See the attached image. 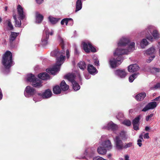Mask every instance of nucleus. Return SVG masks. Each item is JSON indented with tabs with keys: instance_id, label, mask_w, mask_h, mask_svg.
<instances>
[{
	"instance_id": "obj_53",
	"label": "nucleus",
	"mask_w": 160,
	"mask_h": 160,
	"mask_svg": "<svg viewBox=\"0 0 160 160\" xmlns=\"http://www.w3.org/2000/svg\"><path fill=\"white\" fill-rule=\"evenodd\" d=\"M94 63H95V65H96V66H98L99 65V62L98 60H96L95 61Z\"/></svg>"
},
{
	"instance_id": "obj_52",
	"label": "nucleus",
	"mask_w": 160,
	"mask_h": 160,
	"mask_svg": "<svg viewBox=\"0 0 160 160\" xmlns=\"http://www.w3.org/2000/svg\"><path fill=\"white\" fill-rule=\"evenodd\" d=\"M36 1L38 4H40L43 2V0H36Z\"/></svg>"
},
{
	"instance_id": "obj_42",
	"label": "nucleus",
	"mask_w": 160,
	"mask_h": 160,
	"mask_svg": "<svg viewBox=\"0 0 160 160\" xmlns=\"http://www.w3.org/2000/svg\"><path fill=\"white\" fill-rule=\"evenodd\" d=\"M153 116V114H151L149 115L146 118V121H148Z\"/></svg>"
},
{
	"instance_id": "obj_41",
	"label": "nucleus",
	"mask_w": 160,
	"mask_h": 160,
	"mask_svg": "<svg viewBox=\"0 0 160 160\" xmlns=\"http://www.w3.org/2000/svg\"><path fill=\"white\" fill-rule=\"evenodd\" d=\"M142 141L141 140V139H138L137 140V144L138 145L139 147L142 146Z\"/></svg>"
},
{
	"instance_id": "obj_62",
	"label": "nucleus",
	"mask_w": 160,
	"mask_h": 160,
	"mask_svg": "<svg viewBox=\"0 0 160 160\" xmlns=\"http://www.w3.org/2000/svg\"><path fill=\"white\" fill-rule=\"evenodd\" d=\"M159 55L160 56V49L159 50Z\"/></svg>"
},
{
	"instance_id": "obj_28",
	"label": "nucleus",
	"mask_w": 160,
	"mask_h": 160,
	"mask_svg": "<svg viewBox=\"0 0 160 160\" xmlns=\"http://www.w3.org/2000/svg\"><path fill=\"white\" fill-rule=\"evenodd\" d=\"M72 21V24L71 25H72L73 24V20L71 18H65L63 19L61 22V25H63L64 23H65L66 25H68V22L69 21Z\"/></svg>"
},
{
	"instance_id": "obj_35",
	"label": "nucleus",
	"mask_w": 160,
	"mask_h": 160,
	"mask_svg": "<svg viewBox=\"0 0 160 160\" xmlns=\"http://www.w3.org/2000/svg\"><path fill=\"white\" fill-rule=\"evenodd\" d=\"M133 146V143L132 142L125 143L124 145L123 148H127L132 147Z\"/></svg>"
},
{
	"instance_id": "obj_49",
	"label": "nucleus",
	"mask_w": 160,
	"mask_h": 160,
	"mask_svg": "<svg viewBox=\"0 0 160 160\" xmlns=\"http://www.w3.org/2000/svg\"><path fill=\"white\" fill-rule=\"evenodd\" d=\"M89 149L86 150L85 151V152L84 153V154H85V156L86 155L87 156V155H88V154H89Z\"/></svg>"
},
{
	"instance_id": "obj_46",
	"label": "nucleus",
	"mask_w": 160,
	"mask_h": 160,
	"mask_svg": "<svg viewBox=\"0 0 160 160\" xmlns=\"http://www.w3.org/2000/svg\"><path fill=\"white\" fill-rule=\"evenodd\" d=\"M143 137L145 139H148L149 138V133H146L143 136Z\"/></svg>"
},
{
	"instance_id": "obj_10",
	"label": "nucleus",
	"mask_w": 160,
	"mask_h": 160,
	"mask_svg": "<svg viewBox=\"0 0 160 160\" xmlns=\"http://www.w3.org/2000/svg\"><path fill=\"white\" fill-rule=\"evenodd\" d=\"M36 93L35 89L30 86H27L25 88L24 92L25 96L27 98L33 95Z\"/></svg>"
},
{
	"instance_id": "obj_56",
	"label": "nucleus",
	"mask_w": 160,
	"mask_h": 160,
	"mask_svg": "<svg viewBox=\"0 0 160 160\" xmlns=\"http://www.w3.org/2000/svg\"><path fill=\"white\" fill-rule=\"evenodd\" d=\"M38 93L37 94V95H36L33 98H35L36 97V100H38L39 98V97H37V96H38ZM33 100H34V99H33Z\"/></svg>"
},
{
	"instance_id": "obj_37",
	"label": "nucleus",
	"mask_w": 160,
	"mask_h": 160,
	"mask_svg": "<svg viewBox=\"0 0 160 160\" xmlns=\"http://www.w3.org/2000/svg\"><path fill=\"white\" fill-rule=\"evenodd\" d=\"M140 116L136 117L132 121V124H138V123L140 120Z\"/></svg>"
},
{
	"instance_id": "obj_16",
	"label": "nucleus",
	"mask_w": 160,
	"mask_h": 160,
	"mask_svg": "<svg viewBox=\"0 0 160 160\" xmlns=\"http://www.w3.org/2000/svg\"><path fill=\"white\" fill-rule=\"evenodd\" d=\"M46 34H43L42 38V44L43 45H45L48 44V40L49 37V33L47 30H45Z\"/></svg>"
},
{
	"instance_id": "obj_21",
	"label": "nucleus",
	"mask_w": 160,
	"mask_h": 160,
	"mask_svg": "<svg viewBox=\"0 0 160 160\" xmlns=\"http://www.w3.org/2000/svg\"><path fill=\"white\" fill-rule=\"evenodd\" d=\"M38 77L41 79L46 80L50 79L49 75L46 72H43L38 75Z\"/></svg>"
},
{
	"instance_id": "obj_59",
	"label": "nucleus",
	"mask_w": 160,
	"mask_h": 160,
	"mask_svg": "<svg viewBox=\"0 0 160 160\" xmlns=\"http://www.w3.org/2000/svg\"><path fill=\"white\" fill-rule=\"evenodd\" d=\"M107 157L108 158H110L111 157V154H108V155H107Z\"/></svg>"
},
{
	"instance_id": "obj_6",
	"label": "nucleus",
	"mask_w": 160,
	"mask_h": 160,
	"mask_svg": "<svg viewBox=\"0 0 160 160\" xmlns=\"http://www.w3.org/2000/svg\"><path fill=\"white\" fill-rule=\"evenodd\" d=\"M65 78L69 81L71 82L72 84V88L75 91H77L80 89V86L75 80V76L73 74H68L65 76Z\"/></svg>"
},
{
	"instance_id": "obj_43",
	"label": "nucleus",
	"mask_w": 160,
	"mask_h": 160,
	"mask_svg": "<svg viewBox=\"0 0 160 160\" xmlns=\"http://www.w3.org/2000/svg\"><path fill=\"white\" fill-rule=\"evenodd\" d=\"M133 125L135 130H137L139 129L138 124H133Z\"/></svg>"
},
{
	"instance_id": "obj_34",
	"label": "nucleus",
	"mask_w": 160,
	"mask_h": 160,
	"mask_svg": "<svg viewBox=\"0 0 160 160\" xmlns=\"http://www.w3.org/2000/svg\"><path fill=\"white\" fill-rule=\"evenodd\" d=\"M151 72L154 74L160 73V68H153L152 69Z\"/></svg>"
},
{
	"instance_id": "obj_17",
	"label": "nucleus",
	"mask_w": 160,
	"mask_h": 160,
	"mask_svg": "<svg viewBox=\"0 0 160 160\" xmlns=\"http://www.w3.org/2000/svg\"><path fill=\"white\" fill-rule=\"evenodd\" d=\"M139 69V66L137 64H135L129 65L128 67V70L129 72H132L137 71Z\"/></svg>"
},
{
	"instance_id": "obj_9",
	"label": "nucleus",
	"mask_w": 160,
	"mask_h": 160,
	"mask_svg": "<svg viewBox=\"0 0 160 160\" xmlns=\"http://www.w3.org/2000/svg\"><path fill=\"white\" fill-rule=\"evenodd\" d=\"M82 45L83 46V49L86 52H95L96 49L93 47L89 42H83Z\"/></svg>"
},
{
	"instance_id": "obj_58",
	"label": "nucleus",
	"mask_w": 160,
	"mask_h": 160,
	"mask_svg": "<svg viewBox=\"0 0 160 160\" xmlns=\"http://www.w3.org/2000/svg\"><path fill=\"white\" fill-rule=\"evenodd\" d=\"M156 87H160V83H158V84H157L156 85Z\"/></svg>"
},
{
	"instance_id": "obj_38",
	"label": "nucleus",
	"mask_w": 160,
	"mask_h": 160,
	"mask_svg": "<svg viewBox=\"0 0 160 160\" xmlns=\"http://www.w3.org/2000/svg\"><path fill=\"white\" fill-rule=\"evenodd\" d=\"M123 123L128 126H130L131 124V121L128 120H125L123 122Z\"/></svg>"
},
{
	"instance_id": "obj_2",
	"label": "nucleus",
	"mask_w": 160,
	"mask_h": 160,
	"mask_svg": "<svg viewBox=\"0 0 160 160\" xmlns=\"http://www.w3.org/2000/svg\"><path fill=\"white\" fill-rule=\"evenodd\" d=\"M59 40L62 50L60 52H59L58 50H56L52 52L50 54L51 56L56 57L57 58L56 64L53 66L52 68L46 69L47 72H49L53 75H55L59 71L60 67L63 63L65 58V56L64 55L65 53L64 41L61 37L59 38Z\"/></svg>"
},
{
	"instance_id": "obj_64",
	"label": "nucleus",
	"mask_w": 160,
	"mask_h": 160,
	"mask_svg": "<svg viewBox=\"0 0 160 160\" xmlns=\"http://www.w3.org/2000/svg\"><path fill=\"white\" fill-rule=\"evenodd\" d=\"M8 73V72H6H6L5 71V73H6V74H7V73Z\"/></svg>"
},
{
	"instance_id": "obj_5",
	"label": "nucleus",
	"mask_w": 160,
	"mask_h": 160,
	"mask_svg": "<svg viewBox=\"0 0 160 160\" xmlns=\"http://www.w3.org/2000/svg\"><path fill=\"white\" fill-rule=\"evenodd\" d=\"M26 79L27 81L32 82V85L34 87L39 88L42 86V80L37 78L32 74H27Z\"/></svg>"
},
{
	"instance_id": "obj_32",
	"label": "nucleus",
	"mask_w": 160,
	"mask_h": 160,
	"mask_svg": "<svg viewBox=\"0 0 160 160\" xmlns=\"http://www.w3.org/2000/svg\"><path fill=\"white\" fill-rule=\"evenodd\" d=\"M53 93L56 94H59L61 92V89L58 86H55L53 88Z\"/></svg>"
},
{
	"instance_id": "obj_24",
	"label": "nucleus",
	"mask_w": 160,
	"mask_h": 160,
	"mask_svg": "<svg viewBox=\"0 0 160 160\" xmlns=\"http://www.w3.org/2000/svg\"><path fill=\"white\" fill-rule=\"evenodd\" d=\"M48 19L49 21L52 24L56 23L60 19V18H55L52 16H50Z\"/></svg>"
},
{
	"instance_id": "obj_11",
	"label": "nucleus",
	"mask_w": 160,
	"mask_h": 160,
	"mask_svg": "<svg viewBox=\"0 0 160 160\" xmlns=\"http://www.w3.org/2000/svg\"><path fill=\"white\" fill-rule=\"evenodd\" d=\"M116 148L118 150H122L123 148L124 144L120 138L118 136H117L114 139Z\"/></svg>"
},
{
	"instance_id": "obj_15",
	"label": "nucleus",
	"mask_w": 160,
	"mask_h": 160,
	"mask_svg": "<svg viewBox=\"0 0 160 160\" xmlns=\"http://www.w3.org/2000/svg\"><path fill=\"white\" fill-rule=\"evenodd\" d=\"M101 145L102 146L108 150H109L112 148V145L110 141L108 140L105 141L102 143H100Z\"/></svg>"
},
{
	"instance_id": "obj_33",
	"label": "nucleus",
	"mask_w": 160,
	"mask_h": 160,
	"mask_svg": "<svg viewBox=\"0 0 160 160\" xmlns=\"http://www.w3.org/2000/svg\"><path fill=\"white\" fill-rule=\"evenodd\" d=\"M120 136L123 140L126 139L128 138L126 132L124 131H122L120 134Z\"/></svg>"
},
{
	"instance_id": "obj_47",
	"label": "nucleus",
	"mask_w": 160,
	"mask_h": 160,
	"mask_svg": "<svg viewBox=\"0 0 160 160\" xmlns=\"http://www.w3.org/2000/svg\"><path fill=\"white\" fill-rule=\"evenodd\" d=\"M69 51L68 50H67L66 51V55L67 56V57L68 58L70 57V54H69Z\"/></svg>"
},
{
	"instance_id": "obj_55",
	"label": "nucleus",
	"mask_w": 160,
	"mask_h": 160,
	"mask_svg": "<svg viewBox=\"0 0 160 160\" xmlns=\"http://www.w3.org/2000/svg\"><path fill=\"white\" fill-rule=\"evenodd\" d=\"M75 53L76 55H78L79 54V52L76 48H75Z\"/></svg>"
},
{
	"instance_id": "obj_61",
	"label": "nucleus",
	"mask_w": 160,
	"mask_h": 160,
	"mask_svg": "<svg viewBox=\"0 0 160 160\" xmlns=\"http://www.w3.org/2000/svg\"><path fill=\"white\" fill-rule=\"evenodd\" d=\"M2 21V19L1 17H0V23Z\"/></svg>"
},
{
	"instance_id": "obj_63",
	"label": "nucleus",
	"mask_w": 160,
	"mask_h": 160,
	"mask_svg": "<svg viewBox=\"0 0 160 160\" xmlns=\"http://www.w3.org/2000/svg\"><path fill=\"white\" fill-rule=\"evenodd\" d=\"M158 45H159V46H160V42H158Z\"/></svg>"
},
{
	"instance_id": "obj_4",
	"label": "nucleus",
	"mask_w": 160,
	"mask_h": 160,
	"mask_svg": "<svg viewBox=\"0 0 160 160\" xmlns=\"http://www.w3.org/2000/svg\"><path fill=\"white\" fill-rule=\"evenodd\" d=\"M17 9L18 14L19 16V20H18L16 15H13V17L15 20V27H20L21 25V20H22L25 18L26 13L24 12L23 8L20 5L17 6Z\"/></svg>"
},
{
	"instance_id": "obj_23",
	"label": "nucleus",
	"mask_w": 160,
	"mask_h": 160,
	"mask_svg": "<svg viewBox=\"0 0 160 160\" xmlns=\"http://www.w3.org/2000/svg\"><path fill=\"white\" fill-rule=\"evenodd\" d=\"M19 33H17L14 32H11V34L10 36V42H12L14 41L16 37L18 36Z\"/></svg>"
},
{
	"instance_id": "obj_30",
	"label": "nucleus",
	"mask_w": 160,
	"mask_h": 160,
	"mask_svg": "<svg viewBox=\"0 0 160 160\" xmlns=\"http://www.w3.org/2000/svg\"><path fill=\"white\" fill-rule=\"evenodd\" d=\"M78 66L82 70H84L86 68V64L85 62L80 61L78 64Z\"/></svg>"
},
{
	"instance_id": "obj_40",
	"label": "nucleus",
	"mask_w": 160,
	"mask_h": 160,
	"mask_svg": "<svg viewBox=\"0 0 160 160\" xmlns=\"http://www.w3.org/2000/svg\"><path fill=\"white\" fill-rule=\"evenodd\" d=\"M155 57V56L154 55H152V56L150 57L147 60V62L148 63L151 62V61L154 59Z\"/></svg>"
},
{
	"instance_id": "obj_50",
	"label": "nucleus",
	"mask_w": 160,
	"mask_h": 160,
	"mask_svg": "<svg viewBox=\"0 0 160 160\" xmlns=\"http://www.w3.org/2000/svg\"><path fill=\"white\" fill-rule=\"evenodd\" d=\"M154 101H158L159 102L160 101V96L156 98L155 99H154Z\"/></svg>"
},
{
	"instance_id": "obj_54",
	"label": "nucleus",
	"mask_w": 160,
	"mask_h": 160,
	"mask_svg": "<svg viewBox=\"0 0 160 160\" xmlns=\"http://www.w3.org/2000/svg\"><path fill=\"white\" fill-rule=\"evenodd\" d=\"M125 160H129V157L128 155H126L125 156Z\"/></svg>"
},
{
	"instance_id": "obj_13",
	"label": "nucleus",
	"mask_w": 160,
	"mask_h": 160,
	"mask_svg": "<svg viewBox=\"0 0 160 160\" xmlns=\"http://www.w3.org/2000/svg\"><path fill=\"white\" fill-rule=\"evenodd\" d=\"M114 73L116 76L121 78H125L127 75V73L124 69H117L115 71Z\"/></svg>"
},
{
	"instance_id": "obj_19",
	"label": "nucleus",
	"mask_w": 160,
	"mask_h": 160,
	"mask_svg": "<svg viewBox=\"0 0 160 160\" xmlns=\"http://www.w3.org/2000/svg\"><path fill=\"white\" fill-rule=\"evenodd\" d=\"M156 53V51L155 48L154 47H152L146 50L144 54L145 55H154Z\"/></svg>"
},
{
	"instance_id": "obj_18",
	"label": "nucleus",
	"mask_w": 160,
	"mask_h": 160,
	"mask_svg": "<svg viewBox=\"0 0 160 160\" xmlns=\"http://www.w3.org/2000/svg\"><path fill=\"white\" fill-rule=\"evenodd\" d=\"M88 70L89 73L92 75H94L97 73L96 68L92 65L91 64L88 65Z\"/></svg>"
},
{
	"instance_id": "obj_60",
	"label": "nucleus",
	"mask_w": 160,
	"mask_h": 160,
	"mask_svg": "<svg viewBox=\"0 0 160 160\" xmlns=\"http://www.w3.org/2000/svg\"><path fill=\"white\" fill-rule=\"evenodd\" d=\"M53 33V31H52L50 33V34L51 35H52Z\"/></svg>"
},
{
	"instance_id": "obj_27",
	"label": "nucleus",
	"mask_w": 160,
	"mask_h": 160,
	"mask_svg": "<svg viewBox=\"0 0 160 160\" xmlns=\"http://www.w3.org/2000/svg\"><path fill=\"white\" fill-rule=\"evenodd\" d=\"M82 3L81 0H78L76 2L75 12H77L81 9Z\"/></svg>"
},
{
	"instance_id": "obj_44",
	"label": "nucleus",
	"mask_w": 160,
	"mask_h": 160,
	"mask_svg": "<svg viewBox=\"0 0 160 160\" xmlns=\"http://www.w3.org/2000/svg\"><path fill=\"white\" fill-rule=\"evenodd\" d=\"M123 117V115L122 113H119L117 116V118L118 119H119V118H122Z\"/></svg>"
},
{
	"instance_id": "obj_3",
	"label": "nucleus",
	"mask_w": 160,
	"mask_h": 160,
	"mask_svg": "<svg viewBox=\"0 0 160 160\" xmlns=\"http://www.w3.org/2000/svg\"><path fill=\"white\" fill-rule=\"evenodd\" d=\"M2 64L5 68L9 71V68L14 64L12 60V54L9 51H7L3 56Z\"/></svg>"
},
{
	"instance_id": "obj_20",
	"label": "nucleus",
	"mask_w": 160,
	"mask_h": 160,
	"mask_svg": "<svg viewBox=\"0 0 160 160\" xmlns=\"http://www.w3.org/2000/svg\"><path fill=\"white\" fill-rule=\"evenodd\" d=\"M107 149L102 146L100 144V146L98 147L97 149V152L98 153L101 155H104L107 152Z\"/></svg>"
},
{
	"instance_id": "obj_26",
	"label": "nucleus",
	"mask_w": 160,
	"mask_h": 160,
	"mask_svg": "<svg viewBox=\"0 0 160 160\" xmlns=\"http://www.w3.org/2000/svg\"><path fill=\"white\" fill-rule=\"evenodd\" d=\"M146 96L145 93H141L137 95L135 97V98L137 101H141L143 100Z\"/></svg>"
},
{
	"instance_id": "obj_25",
	"label": "nucleus",
	"mask_w": 160,
	"mask_h": 160,
	"mask_svg": "<svg viewBox=\"0 0 160 160\" xmlns=\"http://www.w3.org/2000/svg\"><path fill=\"white\" fill-rule=\"evenodd\" d=\"M61 89L64 91H66L69 88V86L66 84L64 81H62L60 84Z\"/></svg>"
},
{
	"instance_id": "obj_39",
	"label": "nucleus",
	"mask_w": 160,
	"mask_h": 160,
	"mask_svg": "<svg viewBox=\"0 0 160 160\" xmlns=\"http://www.w3.org/2000/svg\"><path fill=\"white\" fill-rule=\"evenodd\" d=\"M93 160H106L105 159H104L102 157L99 156L95 157L93 158Z\"/></svg>"
},
{
	"instance_id": "obj_14",
	"label": "nucleus",
	"mask_w": 160,
	"mask_h": 160,
	"mask_svg": "<svg viewBox=\"0 0 160 160\" xmlns=\"http://www.w3.org/2000/svg\"><path fill=\"white\" fill-rule=\"evenodd\" d=\"M102 128L108 130H111L114 131L118 128V126L112 122L110 121L108 122L106 125L104 126Z\"/></svg>"
},
{
	"instance_id": "obj_7",
	"label": "nucleus",
	"mask_w": 160,
	"mask_h": 160,
	"mask_svg": "<svg viewBox=\"0 0 160 160\" xmlns=\"http://www.w3.org/2000/svg\"><path fill=\"white\" fill-rule=\"evenodd\" d=\"M153 27L151 26H148L145 30L142 32V34L148 35L150 33H152V35L155 39H157L160 38V35L157 31L153 30Z\"/></svg>"
},
{
	"instance_id": "obj_57",
	"label": "nucleus",
	"mask_w": 160,
	"mask_h": 160,
	"mask_svg": "<svg viewBox=\"0 0 160 160\" xmlns=\"http://www.w3.org/2000/svg\"><path fill=\"white\" fill-rule=\"evenodd\" d=\"M149 128L148 127H146L145 128V130L146 131H148L149 129Z\"/></svg>"
},
{
	"instance_id": "obj_22",
	"label": "nucleus",
	"mask_w": 160,
	"mask_h": 160,
	"mask_svg": "<svg viewBox=\"0 0 160 160\" xmlns=\"http://www.w3.org/2000/svg\"><path fill=\"white\" fill-rule=\"evenodd\" d=\"M43 16L37 12L36 13V22L37 23H41L43 19Z\"/></svg>"
},
{
	"instance_id": "obj_31",
	"label": "nucleus",
	"mask_w": 160,
	"mask_h": 160,
	"mask_svg": "<svg viewBox=\"0 0 160 160\" xmlns=\"http://www.w3.org/2000/svg\"><path fill=\"white\" fill-rule=\"evenodd\" d=\"M148 44V42L146 39H143L140 43V45L142 48H144Z\"/></svg>"
},
{
	"instance_id": "obj_1",
	"label": "nucleus",
	"mask_w": 160,
	"mask_h": 160,
	"mask_svg": "<svg viewBox=\"0 0 160 160\" xmlns=\"http://www.w3.org/2000/svg\"><path fill=\"white\" fill-rule=\"evenodd\" d=\"M130 41L128 38L122 37L118 42V47L113 53L115 57L118 56V57L111 58L109 60V64L112 68H116L121 64L123 60L122 55L128 54L134 50L135 43L133 42L129 44Z\"/></svg>"
},
{
	"instance_id": "obj_48",
	"label": "nucleus",
	"mask_w": 160,
	"mask_h": 160,
	"mask_svg": "<svg viewBox=\"0 0 160 160\" xmlns=\"http://www.w3.org/2000/svg\"><path fill=\"white\" fill-rule=\"evenodd\" d=\"M143 134L142 133L139 136V139H141V140H142L143 141H144V139L143 138Z\"/></svg>"
},
{
	"instance_id": "obj_29",
	"label": "nucleus",
	"mask_w": 160,
	"mask_h": 160,
	"mask_svg": "<svg viewBox=\"0 0 160 160\" xmlns=\"http://www.w3.org/2000/svg\"><path fill=\"white\" fill-rule=\"evenodd\" d=\"M139 73H136L130 76L129 78V81L130 82H132L136 78L138 75Z\"/></svg>"
},
{
	"instance_id": "obj_45",
	"label": "nucleus",
	"mask_w": 160,
	"mask_h": 160,
	"mask_svg": "<svg viewBox=\"0 0 160 160\" xmlns=\"http://www.w3.org/2000/svg\"><path fill=\"white\" fill-rule=\"evenodd\" d=\"M147 38L149 40L152 42L153 41V38H152V37L151 36H148L147 37Z\"/></svg>"
},
{
	"instance_id": "obj_36",
	"label": "nucleus",
	"mask_w": 160,
	"mask_h": 160,
	"mask_svg": "<svg viewBox=\"0 0 160 160\" xmlns=\"http://www.w3.org/2000/svg\"><path fill=\"white\" fill-rule=\"evenodd\" d=\"M6 22L8 23V26L10 30H12L13 29V27L12 25L10 20H8L6 21Z\"/></svg>"
},
{
	"instance_id": "obj_12",
	"label": "nucleus",
	"mask_w": 160,
	"mask_h": 160,
	"mask_svg": "<svg viewBox=\"0 0 160 160\" xmlns=\"http://www.w3.org/2000/svg\"><path fill=\"white\" fill-rule=\"evenodd\" d=\"M158 103V102H149L142 110V111L145 112L148 110L153 109L157 107Z\"/></svg>"
},
{
	"instance_id": "obj_8",
	"label": "nucleus",
	"mask_w": 160,
	"mask_h": 160,
	"mask_svg": "<svg viewBox=\"0 0 160 160\" xmlns=\"http://www.w3.org/2000/svg\"><path fill=\"white\" fill-rule=\"evenodd\" d=\"M52 93L49 89L46 90L43 93H38V95L37 97H39V98L37 100L36 99V97L34 98V101L35 102H37L41 101L42 98H48L51 97Z\"/></svg>"
},
{
	"instance_id": "obj_51",
	"label": "nucleus",
	"mask_w": 160,
	"mask_h": 160,
	"mask_svg": "<svg viewBox=\"0 0 160 160\" xmlns=\"http://www.w3.org/2000/svg\"><path fill=\"white\" fill-rule=\"evenodd\" d=\"M85 77L86 79H89L90 78V76L88 74L85 75Z\"/></svg>"
}]
</instances>
